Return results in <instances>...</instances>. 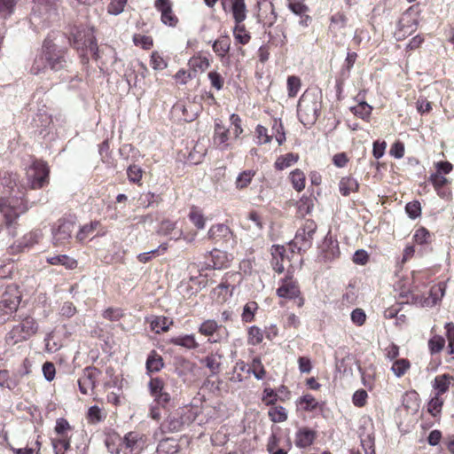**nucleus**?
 Instances as JSON below:
<instances>
[{"instance_id": "1", "label": "nucleus", "mask_w": 454, "mask_h": 454, "mask_svg": "<svg viewBox=\"0 0 454 454\" xmlns=\"http://www.w3.org/2000/svg\"><path fill=\"white\" fill-rule=\"evenodd\" d=\"M0 214L5 221L9 234L15 236L12 223L28 209L27 201L24 200L27 185L23 184L16 173L0 171Z\"/></svg>"}, {"instance_id": "2", "label": "nucleus", "mask_w": 454, "mask_h": 454, "mask_svg": "<svg viewBox=\"0 0 454 454\" xmlns=\"http://www.w3.org/2000/svg\"><path fill=\"white\" fill-rule=\"evenodd\" d=\"M321 91L306 90L300 98L297 114L300 121L306 127L313 125L319 115L322 104Z\"/></svg>"}, {"instance_id": "3", "label": "nucleus", "mask_w": 454, "mask_h": 454, "mask_svg": "<svg viewBox=\"0 0 454 454\" xmlns=\"http://www.w3.org/2000/svg\"><path fill=\"white\" fill-rule=\"evenodd\" d=\"M61 0H33L29 22L35 30L47 27L57 17L58 3Z\"/></svg>"}, {"instance_id": "4", "label": "nucleus", "mask_w": 454, "mask_h": 454, "mask_svg": "<svg viewBox=\"0 0 454 454\" xmlns=\"http://www.w3.org/2000/svg\"><path fill=\"white\" fill-rule=\"evenodd\" d=\"M72 44L77 51H82V61H88L86 57L88 53L96 59L98 58V48L93 27H77L73 33Z\"/></svg>"}, {"instance_id": "5", "label": "nucleus", "mask_w": 454, "mask_h": 454, "mask_svg": "<svg viewBox=\"0 0 454 454\" xmlns=\"http://www.w3.org/2000/svg\"><path fill=\"white\" fill-rule=\"evenodd\" d=\"M417 289L418 286H414L408 293H401L400 295L401 297L407 298V301H405L406 303L419 305L421 307H433L441 301L444 295L445 285L443 283H439L433 286L429 290V295L427 297L415 294Z\"/></svg>"}, {"instance_id": "6", "label": "nucleus", "mask_w": 454, "mask_h": 454, "mask_svg": "<svg viewBox=\"0 0 454 454\" xmlns=\"http://www.w3.org/2000/svg\"><path fill=\"white\" fill-rule=\"evenodd\" d=\"M38 330V324L33 317H26L15 325L7 333L5 340L8 345H15L27 340Z\"/></svg>"}, {"instance_id": "7", "label": "nucleus", "mask_w": 454, "mask_h": 454, "mask_svg": "<svg viewBox=\"0 0 454 454\" xmlns=\"http://www.w3.org/2000/svg\"><path fill=\"white\" fill-rule=\"evenodd\" d=\"M50 169L46 162L33 160L32 163L26 169L27 185L31 189H40L49 182Z\"/></svg>"}, {"instance_id": "8", "label": "nucleus", "mask_w": 454, "mask_h": 454, "mask_svg": "<svg viewBox=\"0 0 454 454\" xmlns=\"http://www.w3.org/2000/svg\"><path fill=\"white\" fill-rule=\"evenodd\" d=\"M43 48L45 51L48 66L51 70L59 71L67 67L66 51L55 44L50 37L44 40Z\"/></svg>"}, {"instance_id": "9", "label": "nucleus", "mask_w": 454, "mask_h": 454, "mask_svg": "<svg viewBox=\"0 0 454 454\" xmlns=\"http://www.w3.org/2000/svg\"><path fill=\"white\" fill-rule=\"evenodd\" d=\"M317 224L312 220H306L303 225L298 229L293 240V246L299 252L306 251L312 245L313 236L317 231Z\"/></svg>"}, {"instance_id": "10", "label": "nucleus", "mask_w": 454, "mask_h": 454, "mask_svg": "<svg viewBox=\"0 0 454 454\" xmlns=\"http://www.w3.org/2000/svg\"><path fill=\"white\" fill-rule=\"evenodd\" d=\"M74 223L71 220L60 219L51 229L52 243L55 247L66 246L72 239L74 231Z\"/></svg>"}, {"instance_id": "11", "label": "nucleus", "mask_w": 454, "mask_h": 454, "mask_svg": "<svg viewBox=\"0 0 454 454\" xmlns=\"http://www.w3.org/2000/svg\"><path fill=\"white\" fill-rule=\"evenodd\" d=\"M100 373L96 367H86L78 380L80 392L83 395L92 394Z\"/></svg>"}, {"instance_id": "12", "label": "nucleus", "mask_w": 454, "mask_h": 454, "mask_svg": "<svg viewBox=\"0 0 454 454\" xmlns=\"http://www.w3.org/2000/svg\"><path fill=\"white\" fill-rule=\"evenodd\" d=\"M153 7L160 13V21L165 26L176 27L178 18L173 11V3L170 0H155Z\"/></svg>"}, {"instance_id": "13", "label": "nucleus", "mask_w": 454, "mask_h": 454, "mask_svg": "<svg viewBox=\"0 0 454 454\" xmlns=\"http://www.w3.org/2000/svg\"><path fill=\"white\" fill-rule=\"evenodd\" d=\"M20 297L15 289H9L0 297V318L12 315L16 311Z\"/></svg>"}, {"instance_id": "14", "label": "nucleus", "mask_w": 454, "mask_h": 454, "mask_svg": "<svg viewBox=\"0 0 454 454\" xmlns=\"http://www.w3.org/2000/svg\"><path fill=\"white\" fill-rule=\"evenodd\" d=\"M148 72L146 67L137 61L135 64H130L124 74V77L129 86L131 87H138L141 82L145 78V75Z\"/></svg>"}, {"instance_id": "15", "label": "nucleus", "mask_w": 454, "mask_h": 454, "mask_svg": "<svg viewBox=\"0 0 454 454\" xmlns=\"http://www.w3.org/2000/svg\"><path fill=\"white\" fill-rule=\"evenodd\" d=\"M320 249L321 255L325 262H332L337 259L340 254L339 242L332 236L331 231H328L325 237Z\"/></svg>"}, {"instance_id": "16", "label": "nucleus", "mask_w": 454, "mask_h": 454, "mask_svg": "<svg viewBox=\"0 0 454 454\" xmlns=\"http://www.w3.org/2000/svg\"><path fill=\"white\" fill-rule=\"evenodd\" d=\"M186 420L184 419L183 410H177L168 415L166 420L160 425L163 433L179 432L183 429Z\"/></svg>"}, {"instance_id": "17", "label": "nucleus", "mask_w": 454, "mask_h": 454, "mask_svg": "<svg viewBox=\"0 0 454 454\" xmlns=\"http://www.w3.org/2000/svg\"><path fill=\"white\" fill-rule=\"evenodd\" d=\"M277 294L280 298L294 299L300 295V288L295 280L291 277L281 279V284L277 289Z\"/></svg>"}, {"instance_id": "18", "label": "nucleus", "mask_w": 454, "mask_h": 454, "mask_svg": "<svg viewBox=\"0 0 454 454\" xmlns=\"http://www.w3.org/2000/svg\"><path fill=\"white\" fill-rule=\"evenodd\" d=\"M207 237L215 243H228L231 239L232 233L227 225L219 223L210 227Z\"/></svg>"}, {"instance_id": "19", "label": "nucleus", "mask_w": 454, "mask_h": 454, "mask_svg": "<svg viewBox=\"0 0 454 454\" xmlns=\"http://www.w3.org/2000/svg\"><path fill=\"white\" fill-rule=\"evenodd\" d=\"M231 4V11L235 23H242L247 19L245 0H222L223 8L226 10V3Z\"/></svg>"}, {"instance_id": "20", "label": "nucleus", "mask_w": 454, "mask_h": 454, "mask_svg": "<svg viewBox=\"0 0 454 454\" xmlns=\"http://www.w3.org/2000/svg\"><path fill=\"white\" fill-rule=\"evenodd\" d=\"M317 437V432L309 427H301L295 434V445L298 448H306L310 446Z\"/></svg>"}, {"instance_id": "21", "label": "nucleus", "mask_w": 454, "mask_h": 454, "mask_svg": "<svg viewBox=\"0 0 454 454\" xmlns=\"http://www.w3.org/2000/svg\"><path fill=\"white\" fill-rule=\"evenodd\" d=\"M210 254L211 262L205 263V265L201 267L200 270L210 269L220 270L227 267L228 259L224 252L215 249L210 253Z\"/></svg>"}, {"instance_id": "22", "label": "nucleus", "mask_w": 454, "mask_h": 454, "mask_svg": "<svg viewBox=\"0 0 454 454\" xmlns=\"http://www.w3.org/2000/svg\"><path fill=\"white\" fill-rule=\"evenodd\" d=\"M157 232L174 240L179 239L183 234L182 231L176 228V223L168 219L163 220L160 223Z\"/></svg>"}, {"instance_id": "23", "label": "nucleus", "mask_w": 454, "mask_h": 454, "mask_svg": "<svg viewBox=\"0 0 454 454\" xmlns=\"http://www.w3.org/2000/svg\"><path fill=\"white\" fill-rule=\"evenodd\" d=\"M139 440H140V437L137 433H136V432L128 433L124 436V438L122 440V443H123L124 447L129 450V452H126L124 454H139L142 450V446H140V444H139Z\"/></svg>"}, {"instance_id": "24", "label": "nucleus", "mask_w": 454, "mask_h": 454, "mask_svg": "<svg viewBox=\"0 0 454 454\" xmlns=\"http://www.w3.org/2000/svg\"><path fill=\"white\" fill-rule=\"evenodd\" d=\"M43 234L41 231L35 230L32 231L27 234H25L20 240L18 241V248L20 251H24L25 249H29L35 244H37L39 240L42 239Z\"/></svg>"}, {"instance_id": "25", "label": "nucleus", "mask_w": 454, "mask_h": 454, "mask_svg": "<svg viewBox=\"0 0 454 454\" xmlns=\"http://www.w3.org/2000/svg\"><path fill=\"white\" fill-rule=\"evenodd\" d=\"M329 31L333 36H337L338 33L345 28L348 19L343 12H336L331 16Z\"/></svg>"}, {"instance_id": "26", "label": "nucleus", "mask_w": 454, "mask_h": 454, "mask_svg": "<svg viewBox=\"0 0 454 454\" xmlns=\"http://www.w3.org/2000/svg\"><path fill=\"white\" fill-rule=\"evenodd\" d=\"M47 58L45 54V51L42 48V51L37 53L33 59L32 65L29 68V73L34 75H38L44 72L47 68Z\"/></svg>"}, {"instance_id": "27", "label": "nucleus", "mask_w": 454, "mask_h": 454, "mask_svg": "<svg viewBox=\"0 0 454 454\" xmlns=\"http://www.w3.org/2000/svg\"><path fill=\"white\" fill-rule=\"evenodd\" d=\"M359 184L351 176H344L339 182V191L341 195L348 196L351 192H357Z\"/></svg>"}, {"instance_id": "28", "label": "nucleus", "mask_w": 454, "mask_h": 454, "mask_svg": "<svg viewBox=\"0 0 454 454\" xmlns=\"http://www.w3.org/2000/svg\"><path fill=\"white\" fill-rule=\"evenodd\" d=\"M213 51L220 58H223L231 48V39L228 35H221L213 43Z\"/></svg>"}, {"instance_id": "29", "label": "nucleus", "mask_w": 454, "mask_h": 454, "mask_svg": "<svg viewBox=\"0 0 454 454\" xmlns=\"http://www.w3.org/2000/svg\"><path fill=\"white\" fill-rule=\"evenodd\" d=\"M170 342L176 346H180L187 349H195L199 347L193 334H185L182 336L174 337Z\"/></svg>"}, {"instance_id": "30", "label": "nucleus", "mask_w": 454, "mask_h": 454, "mask_svg": "<svg viewBox=\"0 0 454 454\" xmlns=\"http://www.w3.org/2000/svg\"><path fill=\"white\" fill-rule=\"evenodd\" d=\"M47 262L51 265H63L67 269H74L77 266V262L67 254H59L47 257Z\"/></svg>"}, {"instance_id": "31", "label": "nucleus", "mask_w": 454, "mask_h": 454, "mask_svg": "<svg viewBox=\"0 0 454 454\" xmlns=\"http://www.w3.org/2000/svg\"><path fill=\"white\" fill-rule=\"evenodd\" d=\"M452 377L449 374H442L439 376H436L434 380V388L436 391V395H442L446 393L450 387V385L452 380Z\"/></svg>"}, {"instance_id": "32", "label": "nucleus", "mask_w": 454, "mask_h": 454, "mask_svg": "<svg viewBox=\"0 0 454 454\" xmlns=\"http://www.w3.org/2000/svg\"><path fill=\"white\" fill-rule=\"evenodd\" d=\"M222 356L218 353L210 354L201 360V363L210 370L213 375L220 372Z\"/></svg>"}, {"instance_id": "33", "label": "nucleus", "mask_w": 454, "mask_h": 454, "mask_svg": "<svg viewBox=\"0 0 454 454\" xmlns=\"http://www.w3.org/2000/svg\"><path fill=\"white\" fill-rule=\"evenodd\" d=\"M163 359L160 355L153 350L146 359V369L149 372H157L163 367Z\"/></svg>"}, {"instance_id": "34", "label": "nucleus", "mask_w": 454, "mask_h": 454, "mask_svg": "<svg viewBox=\"0 0 454 454\" xmlns=\"http://www.w3.org/2000/svg\"><path fill=\"white\" fill-rule=\"evenodd\" d=\"M418 20L412 18L411 14L404 13L399 21V29L404 34H411L417 29Z\"/></svg>"}, {"instance_id": "35", "label": "nucleus", "mask_w": 454, "mask_h": 454, "mask_svg": "<svg viewBox=\"0 0 454 454\" xmlns=\"http://www.w3.org/2000/svg\"><path fill=\"white\" fill-rule=\"evenodd\" d=\"M233 36L237 43L246 45L249 43L251 36L242 23H236L233 28Z\"/></svg>"}, {"instance_id": "36", "label": "nucleus", "mask_w": 454, "mask_h": 454, "mask_svg": "<svg viewBox=\"0 0 454 454\" xmlns=\"http://www.w3.org/2000/svg\"><path fill=\"white\" fill-rule=\"evenodd\" d=\"M268 35L269 43L276 46H283L286 44V36L282 27H276L273 31L268 33Z\"/></svg>"}, {"instance_id": "37", "label": "nucleus", "mask_w": 454, "mask_h": 454, "mask_svg": "<svg viewBox=\"0 0 454 454\" xmlns=\"http://www.w3.org/2000/svg\"><path fill=\"white\" fill-rule=\"evenodd\" d=\"M55 454H65L70 449V437L68 435L59 436L51 440Z\"/></svg>"}, {"instance_id": "38", "label": "nucleus", "mask_w": 454, "mask_h": 454, "mask_svg": "<svg viewBox=\"0 0 454 454\" xmlns=\"http://www.w3.org/2000/svg\"><path fill=\"white\" fill-rule=\"evenodd\" d=\"M172 323V320H169L168 317H156L151 321L150 326L153 332L160 333V332H167Z\"/></svg>"}, {"instance_id": "39", "label": "nucleus", "mask_w": 454, "mask_h": 454, "mask_svg": "<svg viewBox=\"0 0 454 454\" xmlns=\"http://www.w3.org/2000/svg\"><path fill=\"white\" fill-rule=\"evenodd\" d=\"M357 54L356 52L348 51L347 57L345 59L344 64L340 70V76L343 80L349 78L350 71L354 67V64L356 60Z\"/></svg>"}, {"instance_id": "40", "label": "nucleus", "mask_w": 454, "mask_h": 454, "mask_svg": "<svg viewBox=\"0 0 454 454\" xmlns=\"http://www.w3.org/2000/svg\"><path fill=\"white\" fill-rule=\"evenodd\" d=\"M413 239L417 245L425 247L426 249L431 242V234L426 228L420 227L416 230Z\"/></svg>"}, {"instance_id": "41", "label": "nucleus", "mask_w": 454, "mask_h": 454, "mask_svg": "<svg viewBox=\"0 0 454 454\" xmlns=\"http://www.w3.org/2000/svg\"><path fill=\"white\" fill-rule=\"evenodd\" d=\"M177 452V444L174 440L167 438L161 440L157 446L158 454H175Z\"/></svg>"}, {"instance_id": "42", "label": "nucleus", "mask_w": 454, "mask_h": 454, "mask_svg": "<svg viewBox=\"0 0 454 454\" xmlns=\"http://www.w3.org/2000/svg\"><path fill=\"white\" fill-rule=\"evenodd\" d=\"M411 367V363L408 359L401 358L396 359L391 367V371L397 377L401 378L403 376Z\"/></svg>"}, {"instance_id": "43", "label": "nucleus", "mask_w": 454, "mask_h": 454, "mask_svg": "<svg viewBox=\"0 0 454 454\" xmlns=\"http://www.w3.org/2000/svg\"><path fill=\"white\" fill-rule=\"evenodd\" d=\"M98 225L99 222L94 221L89 224L82 226L76 234V239L79 242H83L94 232V231L97 229Z\"/></svg>"}, {"instance_id": "44", "label": "nucleus", "mask_w": 454, "mask_h": 454, "mask_svg": "<svg viewBox=\"0 0 454 454\" xmlns=\"http://www.w3.org/2000/svg\"><path fill=\"white\" fill-rule=\"evenodd\" d=\"M372 110V107L364 101H361L356 106L351 107V112L363 120H366L370 117Z\"/></svg>"}, {"instance_id": "45", "label": "nucleus", "mask_w": 454, "mask_h": 454, "mask_svg": "<svg viewBox=\"0 0 454 454\" xmlns=\"http://www.w3.org/2000/svg\"><path fill=\"white\" fill-rule=\"evenodd\" d=\"M299 157L297 154L294 153H286L284 156L278 157L275 162V167L277 169L283 170L295 163L298 160Z\"/></svg>"}, {"instance_id": "46", "label": "nucleus", "mask_w": 454, "mask_h": 454, "mask_svg": "<svg viewBox=\"0 0 454 454\" xmlns=\"http://www.w3.org/2000/svg\"><path fill=\"white\" fill-rule=\"evenodd\" d=\"M290 179L293 184V187L297 191L301 192L305 187V175L300 169H295L291 172Z\"/></svg>"}, {"instance_id": "47", "label": "nucleus", "mask_w": 454, "mask_h": 454, "mask_svg": "<svg viewBox=\"0 0 454 454\" xmlns=\"http://www.w3.org/2000/svg\"><path fill=\"white\" fill-rule=\"evenodd\" d=\"M268 415L271 421L275 423L284 422L287 419V413L283 406L270 408L268 411Z\"/></svg>"}, {"instance_id": "48", "label": "nucleus", "mask_w": 454, "mask_h": 454, "mask_svg": "<svg viewBox=\"0 0 454 454\" xmlns=\"http://www.w3.org/2000/svg\"><path fill=\"white\" fill-rule=\"evenodd\" d=\"M255 172L253 170H244L239 174L236 178V187L238 189H244L248 186L251 183L253 177L254 176Z\"/></svg>"}, {"instance_id": "49", "label": "nucleus", "mask_w": 454, "mask_h": 454, "mask_svg": "<svg viewBox=\"0 0 454 454\" xmlns=\"http://www.w3.org/2000/svg\"><path fill=\"white\" fill-rule=\"evenodd\" d=\"M128 0H110L106 11L107 13L113 16L120 15L124 12Z\"/></svg>"}, {"instance_id": "50", "label": "nucleus", "mask_w": 454, "mask_h": 454, "mask_svg": "<svg viewBox=\"0 0 454 454\" xmlns=\"http://www.w3.org/2000/svg\"><path fill=\"white\" fill-rule=\"evenodd\" d=\"M247 373H253L255 379L262 380L265 377L266 372L259 358H254L252 362V368L248 367Z\"/></svg>"}, {"instance_id": "51", "label": "nucleus", "mask_w": 454, "mask_h": 454, "mask_svg": "<svg viewBox=\"0 0 454 454\" xmlns=\"http://www.w3.org/2000/svg\"><path fill=\"white\" fill-rule=\"evenodd\" d=\"M264 337L263 331L255 326L253 325L248 329V342L252 345H258L260 344Z\"/></svg>"}, {"instance_id": "52", "label": "nucleus", "mask_w": 454, "mask_h": 454, "mask_svg": "<svg viewBox=\"0 0 454 454\" xmlns=\"http://www.w3.org/2000/svg\"><path fill=\"white\" fill-rule=\"evenodd\" d=\"M258 309V305L255 301L247 302L243 308L242 320L246 323H250L254 320V312Z\"/></svg>"}, {"instance_id": "53", "label": "nucleus", "mask_w": 454, "mask_h": 454, "mask_svg": "<svg viewBox=\"0 0 454 454\" xmlns=\"http://www.w3.org/2000/svg\"><path fill=\"white\" fill-rule=\"evenodd\" d=\"M148 387L150 393L153 397H156L160 394L165 392L164 382L161 379L158 377L152 378L151 380L149 381Z\"/></svg>"}, {"instance_id": "54", "label": "nucleus", "mask_w": 454, "mask_h": 454, "mask_svg": "<svg viewBox=\"0 0 454 454\" xmlns=\"http://www.w3.org/2000/svg\"><path fill=\"white\" fill-rule=\"evenodd\" d=\"M218 328L219 325L215 320H206L199 327V332L202 335L212 336Z\"/></svg>"}, {"instance_id": "55", "label": "nucleus", "mask_w": 454, "mask_h": 454, "mask_svg": "<svg viewBox=\"0 0 454 454\" xmlns=\"http://www.w3.org/2000/svg\"><path fill=\"white\" fill-rule=\"evenodd\" d=\"M298 211L301 215L310 214L313 209L314 203L310 197H302L297 203Z\"/></svg>"}, {"instance_id": "56", "label": "nucleus", "mask_w": 454, "mask_h": 454, "mask_svg": "<svg viewBox=\"0 0 454 454\" xmlns=\"http://www.w3.org/2000/svg\"><path fill=\"white\" fill-rule=\"evenodd\" d=\"M429 181L432 183L438 194L444 197V193L441 192L440 190L447 184V178L440 173H434L430 176Z\"/></svg>"}, {"instance_id": "57", "label": "nucleus", "mask_w": 454, "mask_h": 454, "mask_svg": "<svg viewBox=\"0 0 454 454\" xmlns=\"http://www.w3.org/2000/svg\"><path fill=\"white\" fill-rule=\"evenodd\" d=\"M443 400L439 395H435L428 403L427 410L433 415L436 416L441 412Z\"/></svg>"}, {"instance_id": "58", "label": "nucleus", "mask_w": 454, "mask_h": 454, "mask_svg": "<svg viewBox=\"0 0 454 454\" xmlns=\"http://www.w3.org/2000/svg\"><path fill=\"white\" fill-rule=\"evenodd\" d=\"M143 170L139 166L130 165L127 169V176L131 183L138 184L142 179Z\"/></svg>"}, {"instance_id": "59", "label": "nucleus", "mask_w": 454, "mask_h": 454, "mask_svg": "<svg viewBox=\"0 0 454 454\" xmlns=\"http://www.w3.org/2000/svg\"><path fill=\"white\" fill-rule=\"evenodd\" d=\"M272 130L274 132L275 138L278 144L280 145L286 141V134L284 131L283 124L280 121L274 120L272 125Z\"/></svg>"}, {"instance_id": "60", "label": "nucleus", "mask_w": 454, "mask_h": 454, "mask_svg": "<svg viewBox=\"0 0 454 454\" xmlns=\"http://www.w3.org/2000/svg\"><path fill=\"white\" fill-rule=\"evenodd\" d=\"M189 218L198 229H203L205 227V218L197 208H192Z\"/></svg>"}, {"instance_id": "61", "label": "nucleus", "mask_w": 454, "mask_h": 454, "mask_svg": "<svg viewBox=\"0 0 454 454\" xmlns=\"http://www.w3.org/2000/svg\"><path fill=\"white\" fill-rule=\"evenodd\" d=\"M229 131L227 129L221 131L220 133H215L214 144L221 150H225L228 147L227 141L229 139Z\"/></svg>"}, {"instance_id": "62", "label": "nucleus", "mask_w": 454, "mask_h": 454, "mask_svg": "<svg viewBox=\"0 0 454 454\" xmlns=\"http://www.w3.org/2000/svg\"><path fill=\"white\" fill-rule=\"evenodd\" d=\"M301 88V80L297 76H289L287 78V90L289 97H295Z\"/></svg>"}, {"instance_id": "63", "label": "nucleus", "mask_w": 454, "mask_h": 454, "mask_svg": "<svg viewBox=\"0 0 454 454\" xmlns=\"http://www.w3.org/2000/svg\"><path fill=\"white\" fill-rule=\"evenodd\" d=\"M445 344V340L442 336L435 335L432 337L428 341V346L431 353H438L440 352Z\"/></svg>"}, {"instance_id": "64", "label": "nucleus", "mask_w": 454, "mask_h": 454, "mask_svg": "<svg viewBox=\"0 0 454 454\" xmlns=\"http://www.w3.org/2000/svg\"><path fill=\"white\" fill-rule=\"evenodd\" d=\"M133 42L135 45L141 46L145 50H149L153 44L151 36L143 35H135L133 37Z\"/></svg>"}]
</instances>
